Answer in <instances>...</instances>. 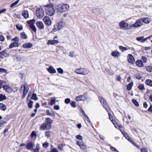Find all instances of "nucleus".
I'll return each instance as SVG.
<instances>
[{
  "label": "nucleus",
  "instance_id": "nucleus-1",
  "mask_svg": "<svg viewBox=\"0 0 152 152\" xmlns=\"http://www.w3.org/2000/svg\"><path fill=\"white\" fill-rule=\"evenodd\" d=\"M45 7H47L46 9L47 15L50 16L53 15L55 12V10L53 9V4H49L45 6Z\"/></svg>",
  "mask_w": 152,
  "mask_h": 152
},
{
  "label": "nucleus",
  "instance_id": "nucleus-2",
  "mask_svg": "<svg viewBox=\"0 0 152 152\" xmlns=\"http://www.w3.org/2000/svg\"><path fill=\"white\" fill-rule=\"evenodd\" d=\"M69 7V5L67 4H64L58 6L56 9L58 12H62L67 11Z\"/></svg>",
  "mask_w": 152,
  "mask_h": 152
},
{
  "label": "nucleus",
  "instance_id": "nucleus-3",
  "mask_svg": "<svg viewBox=\"0 0 152 152\" xmlns=\"http://www.w3.org/2000/svg\"><path fill=\"white\" fill-rule=\"evenodd\" d=\"M89 71V70L85 68H78L75 70V72L77 74L83 75L88 74Z\"/></svg>",
  "mask_w": 152,
  "mask_h": 152
},
{
  "label": "nucleus",
  "instance_id": "nucleus-4",
  "mask_svg": "<svg viewBox=\"0 0 152 152\" xmlns=\"http://www.w3.org/2000/svg\"><path fill=\"white\" fill-rule=\"evenodd\" d=\"M36 14L37 18H41L44 15V10L42 8H37L36 10Z\"/></svg>",
  "mask_w": 152,
  "mask_h": 152
},
{
  "label": "nucleus",
  "instance_id": "nucleus-5",
  "mask_svg": "<svg viewBox=\"0 0 152 152\" xmlns=\"http://www.w3.org/2000/svg\"><path fill=\"white\" fill-rule=\"evenodd\" d=\"M22 15H17L15 14V18H21L22 16H23L25 19H27L29 16L27 10H23L22 12Z\"/></svg>",
  "mask_w": 152,
  "mask_h": 152
},
{
  "label": "nucleus",
  "instance_id": "nucleus-6",
  "mask_svg": "<svg viewBox=\"0 0 152 152\" xmlns=\"http://www.w3.org/2000/svg\"><path fill=\"white\" fill-rule=\"evenodd\" d=\"M99 99L101 104L102 105L103 107L107 112H108L109 108L107 104L106 101L105 100L102 96H99Z\"/></svg>",
  "mask_w": 152,
  "mask_h": 152
},
{
  "label": "nucleus",
  "instance_id": "nucleus-7",
  "mask_svg": "<svg viewBox=\"0 0 152 152\" xmlns=\"http://www.w3.org/2000/svg\"><path fill=\"white\" fill-rule=\"evenodd\" d=\"M23 87H24V89L22 98L23 99H24L28 91L29 90V88L27 87V86H26V84H25L24 86L23 85H21L20 87V89L21 91L22 90V88Z\"/></svg>",
  "mask_w": 152,
  "mask_h": 152
},
{
  "label": "nucleus",
  "instance_id": "nucleus-8",
  "mask_svg": "<svg viewBox=\"0 0 152 152\" xmlns=\"http://www.w3.org/2000/svg\"><path fill=\"white\" fill-rule=\"evenodd\" d=\"M119 25L120 28L124 30H128L130 29V28H129L128 27V24L125 23L124 21L122 20L119 23Z\"/></svg>",
  "mask_w": 152,
  "mask_h": 152
},
{
  "label": "nucleus",
  "instance_id": "nucleus-9",
  "mask_svg": "<svg viewBox=\"0 0 152 152\" xmlns=\"http://www.w3.org/2000/svg\"><path fill=\"white\" fill-rule=\"evenodd\" d=\"M40 129L42 130H48L51 128V125L44 123L42 124L40 126Z\"/></svg>",
  "mask_w": 152,
  "mask_h": 152
},
{
  "label": "nucleus",
  "instance_id": "nucleus-10",
  "mask_svg": "<svg viewBox=\"0 0 152 152\" xmlns=\"http://www.w3.org/2000/svg\"><path fill=\"white\" fill-rule=\"evenodd\" d=\"M9 54L7 53V51L6 49H4L2 51L0 52V58H4L8 57L9 56Z\"/></svg>",
  "mask_w": 152,
  "mask_h": 152
},
{
  "label": "nucleus",
  "instance_id": "nucleus-11",
  "mask_svg": "<svg viewBox=\"0 0 152 152\" xmlns=\"http://www.w3.org/2000/svg\"><path fill=\"white\" fill-rule=\"evenodd\" d=\"M36 25L38 28L39 29H42L44 28V25L41 21H37L36 22Z\"/></svg>",
  "mask_w": 152,
  "mask_h": 152
},
{
  "label": "nucleus",
  "instance_id": "nucleus-12",
  "mask_svg": "<svg viewBox=\"0 0 152 152\" xmlns=\"http://www.w3.org/2000/svg\"><path fill=\"white\" fill-rule=\"evenodd\" d=\"M3 87L4 90L8 93H11L12 91V89L9 86L7 85H4Z\"/></svg>",
  "mask_w": 152,
  "mask_h": 152
},
{
  "label": "nucleus",
  "instance_id": "nucleus-13",
  "mask_svg": "<svg viewBox=\"0 0 152 152\" xmlns=\"http://www.w3.org/2000/svg\"><path fill=\"white\" fill-rule=\"evenodd\" d=\"M46 113L47 115L51 116L52 117H54L55 116V112L52 109H51L50 111L49 109L47 110Z\"/></svg>",
  "mask_w": 152,
  "mask_h": 152
},
{
  "label": "nucleus",
  "instance_id": "nucleus-14",
  "mask_svg": "<svg viewBox=\"0 0 152 152\" xmlns=\"http://www.w3.org/2000/svg\"><path fill=\"white\" fill-rule=\"evenodd\" d=\"M34 145V143L32 142H30L28 143L26 145V148L28 150H30L32 151L33 149L32 148Z\"/></svg>",
  "mask_w": 152,
  "mask_h": 152
},
{
  "label": "nucleus",
  "instance_id": "nucleus-15",
  "mask_svg": "<svg viewBox=\"0 0 152 152\" xmlns=\"http://www.w3.org/2000/svg\"><path fill=\"white\" fill-rule=\"evenodd\" d=\"M127 57L128 58V61L129 62L132 63L135 60L134 57L132 54H129Z\"/></svg>",
  "mask_w": 152,
  "mask_h": 152
},
{
  "label": "nucleus",
  "instance_id": "nucleus-16",
  "mask_svg": "<svg viewBox=\"0 0 152 152\" xmlns=\"http://www.w3.org/2000/svg\"><path fill=\"white\" fill-rule=\"evenodd\" d=\"M48 71L51 74H54L56 72V70L51 66H50L47 69Z\"/></svg>",
  "mask_w": 152,
  "mask_h": 152
},
{
  "label": "nucleus",
  "instance_id": "nucleus-17",
  "mask_svg": "<svg viewBox=\"0 0 152 152\" xmlns=\"http://www.w3.org/2000/svg\"><path fill=\"white\" fill-rule=\"evenodd\" d=\"M33 46L32 43H27L24 44L22 45L23 48H31Z\"/></svg>",
  "mask_w": 152,
  "mask_h": 152
},
{
  "label": "nucleus",
  "instance_id": "nucleus-18",
  "mask_svg": "<svg viewBox=\"0 0 152 152\" xmlns=\"http://www.w3.org/2000/svg\"><path fill=\"white\" fill-rule=\"evenodd\" d=\"M18 42H13L9 45V48H11L14 47H17L19 46V45Z\"/></svg>",
  "mask_w": 152,
  "mask_h": 152
},
{
  "label": "nucleus",
  "instance_id": "nucleus-19",
  "mask_svg": "<svg viewBox=\"0 0 152 152\" xmlns=\"http://www.w3.org/2000/svg\"><path fill=\"white\" fill-rule=\"evenodd\" d=\"M59 42V41L56 40H48V42L47 43L48 45H54L56 44H57Z\"/></svg>",
  "mask_w": 152,
  "mask_h": 152
},
{
  "label": "nucleus",
  "instance_id": "nucleus-20",
  "mask_svg": "<svg viewBox=\"0 0 152 152\" xmlns=\"http://www.w3.org/2000/svg\"><path fill=\"white\" fill-rule=\"evenodd\" d=\"M136 65L140 67H143L144 64L140 60L137 61L136 62Z\"/></svg>",
  "mask_w": 152,
  "mask_h": 152
},
{
  "label": "nucleus",
  "instance_id": "nucleus-21",
  "mask_svg": "<svg viewBox=\"0 0 152 152\" xmlns=\"http://www.w3.org/2000/svg\"><path fill=\"white\" fill-rule=\"evenodd\" d=\"M136 40L138 41H140L141 42H144L146 40V39L144 38V36H142L137 37Z\"/></svg>",
  "mask_w": 152,
  "mask_h": 152
},
{
  "label": "nucleus",
  "instance_id": "nucleus-22",
  "mask_svg": "<svg viewBox=\"0 0 152 152\" xmlns=\"http://www.w3.org/2000/svg\"><path fill=\"white\" fill-rule=\"evenodd\" d=\"M57 24L61 29L65 26V23L64 21L61 20Z\"/></svg>",
  "mask_w": 152,
  "mask_h": 152
},
{
  "label": "nucleus",
  "instance_id": "nucleus-23",
  "mask_svg": "<svg viewBox=\"0 0 152 152\" xmlns=\"http://www.w3.org/2000/svg\"><path fill=\"white\" fill-rule=\"evenodd\" d=\"M134 24H136L137 27H140L142 25V23L141 22V20H137Z\"/></svg>",
  "mask_w": 152,
  "mask_h": 152
},
{
  "label": "nucleus",
  "instance_id": "nucleus-24",
  "mask_svg": "<svg viewBox=\"0 0 152 152\" xmlns=\"http://www.w3.org/2000/svg\"><path fill=\"white\" fill-rule=\"evenodd\" d=\"M45 121L48 124L51 125V124L53 122V120L50 118H45Z\"/></svg>",
  "mask_w": 152,
  "mask_h": 152
},
{
  "label": "nucleus",
  "instance_id": "nucleus-25",
  "mask_svg": "<svg viewBox=\"0 0 152 152\" xmlns=\"http://www.w3.org/2000/svg\"><path fill=\"white\" fill-rule=\"evenodd\" d=\"M145 84L148 86L152 87V80L148 79L145 80Z\"/></svg>",
  "mask_w": 152,
  "mask_h": 152
},
{
  "label": "nucleus",
  "instance_id": "nucleus-26",
  "mask_svg": "<svg viewBox=\"0 0 152 152\" xmlns=\"http://www.w3.org/2000/svg\"><path fill=\"white\" fill-rule=\"evenodd\" d=\"M60 29V28L59 27L58 24H57L54 26V27L52 30V31L53 32H56V31L59 30Z\"/></svg>",
  "mask_w": 152,
  "mask_h": 152
},
{
  "label": "nucleus",
  "instance_id": "nucleus-27",
  "mask_svg": "<svg viewBox=\"0 0 152 152\" xmlns=\"http://www.w3.org/2000/svg\"><path fill=\"white\" fill-rule=\"evenodd\" d=\"M40 149V147L39 145L37 144L36 145V148L35 149H33V152H39V151Z\"/></svg>",
  "mask_w": 152,
  "mask_h": 152
},
{
  "label": "nucleus",
  "instance_id": "nucleus-28",
  "mask_svg": "<svg viewBox=\"0 0 152 152\" xmlns=\"http://www.w3.org/2000/svg\"><path fill=\"white\" fill-rule=\"evenodd\" d=\"M0 109L4 111H5L7 109V107L5 105L2 103H0Z\"/></svg>",
  "mask_w": 152,
  "mask_h": 152
},
{
  "label": "nucleus",
  "instance_id": "nucleus-29",
  "mask_svg": "<svg viewBox=\"0 0 152 152\" xmlns=\"http://www.w3.org/2000/svg\"><path fill=\"white\" fill-rule=\"evenodd\" d=\"M45 23L47 25L50 26L52 23L51 20H43Z\"/></svg>",
  "mask_w": 152,
  "mask_h": 152
},
{
  "label": "nucleus",
  "instance_id": "nucleus-30",
  "mask_svg": "<svg viewBox=\"0 0 152 152\" xmlns=\"http://www.w3.org/2000/svg\"><path fill=\"white\" fill-rule=\"evenodd\" d=\"M76 101H79L81 100H84L82 95H79L77 96L75 99Z\"/></svg>",
  "mask_w": 152,
  "mask_h": 152
},
{
  "label": "nucleus",
  "instance_id": "nucleus-31",
  "mask_svg": "<svg viewBox=\"0 0 152 152\" xmlns=\"http://www.w3.org/2000/svg\"><path fill=\"white\" fill-rule=\"evenodd\" d=\"M133 83L132 82H131L129 83L127 86V89L128 90L131 89L132 87L133 86Z\"/></svg>",
  "mask_w": 152,
  "mask_h": 152
},
{
  "label": "nucleus",
  "instance_id": "nucleus-32",
  "mask_svg": "<svg viewBox=\"0 0 152 152\" xmlns=\"http://www.w3.org/2000/svg\"><path fill=\"white\" fill-rule=\"evenodd\" d=\"M30 28L31 30L35 32H36L37 31V28L36 26L33 24H31L30 26Z\"/></svg>",
  "mask_w": 152,
  "mask_h": 152
},
{
  "label": "nucleus",
  "instance_id": "nucleus-33",
  "mask_svg": "<svg viewBox=\"0 0 152 152\" xmlns=\"http://www.w3.org/2000/svg\"><path fill=\"white\" fill-rule=\"evenodd\" d=\"M119 53L118 52H113L111 53V55L113 57H117L119 55Z\"/></svg>",
  "mask_w": 152,
  "mask_h": 152
},
{
  "label": "nucleus",
  "instance_id": "nucleus-34",
  "mask_svg": "<svg viewBox=\"0 0 152 152\" xmlns=\"http://www.w3.org/2000/svg\"><path fill=\"white\" fill-rule=\"evenodd\" d=\"M93 12L96 14H99L100 13V10L99 8H95L92 10Z\"/></svg>",
  "mask_w": 152,
  "mask_h": 152
},
{
  "label": "nucleus",
  "instance_id": "nucleus-35",
  "mask_svg": "<svg viewBox=\"0 0 152 152\" xmlns=\"http://www.w3.org/2000/svg\"><path fill=\"white\" fill-rule=\"evenodd\" d=\"M80 148L81 149H82L83 150H85L87 148V147L86 145H85L84 142H83L81 145L80 146Z\"/></svg>",
  "mask_w": 152,
  "mask_h": 152
},
{
  "label": "nucleus",
  "instance_id": "nucleus-36",
  "mask_svg": "<svg viewBox=\"0 0 152 152\" xmlns=\"http://www.w3.org/2000/svg\"><path fill=\"white\" fill-rule=\"evenodd\" d=\"M31 99L34 100H37L38 99V98L37 96V95L35 93H33L31 97Z\"/></svg>",
  "mask_w": 152,
  "mask_h": 152
},
{
  "label": "nucleus",
  "instance_id": "nucleus-37",
  "mask_svg": "<svg viewBox=\"0 0 152 152\" xmlns=\"http://www.w3.org/2000/svg\"><path fill=\"white\" fill-rule=\"evenodd\" d=\"M21 37L23 39H26L27 38V37L24 32H23L21 34Z\"/></svg>",
  "mask_w": 152,
  "mask_h": 152
},
{
  "label": "nucleus",
  "instance_id": "nucleus-38",
  "mask_svg": "<svg viewBox=\"0 0 152 152\" xmlns=\"http://www.w3.org/2000/svg\"><path fill=\"white\" fill-rule=\"evenodd\" d=\"M7 98L6 96L2 94H0V101L6 99Z\"/></svg>",
  "mask_w": 152,
  "mask_h": 152
},
{
  "label": "nucleus",
  "instance_id": "nucleus-39",
  "mask_svg": "<svg viewBox=\"0 0 152 152\" xmlns=\"http://www.w3.org/2000/svg\"><path fill=\"white\" fill-rule=\"evenodd\" d=\"M16 26L17 29L19 30H21L23 29V26L20 24H17L16 25Z\"/></svg>",
  "mask_w": 152,
  "mask_h": 152
},
{
  "label": "nucleus",
  "instance_id": "nucleus-40",
  "mask_svg": "<svg viewBox=\"0 0 152 152\" xmlns=\"http://www.w3.org/2000/svg\"><path fill=\"white\" fill-rule=\"evenodd\" d=\"M33 102L32 101L30 100L28 104V107L30 108H31L33 107Z\"/></svg>",
  "mask_w": 152,
  "mask_h": 152
},
{
  "label": "nucleus",
  "instance_id": "nucleus-41",
  "mask_svg": "<svg viewBox=\"0 0 152 152\" xmlns=\"http://www.w3.org/2000/svg\"><path fill=\"white\" fill-rule=\"evenodd\" d=\"M146 69L147 71L150 72H152V66H149L146 67Z\"/></svg>",
  "mask_w": 152,
  "mask_h": 152
},
{
  "label": "nucleus",
  "instance_id": "nucleus-42",
  "mask_svg": "<svg viewBox=\"0 0 152 152\" xmlns=\"http://www.w3.org/2000/svg\"><path fill=\"white\" fill-rule=\"evenodd\" d=\"M56 102L55 99H52L50 102L48 103V104L50 105H53Z\"/></svg>",
  "mask_w": 152,
  "mask_h": 152
},
{
  "label": "nucleus",
  "instance_id": "nucleus-43",
  "mask_svg": "<svg viewBox=\"0 0 152 152\" xmlns=\"http://www.w3.org/2000/svg\"><path fill=\"white\" fill-rule=\"evenodd\" d=\"M138 88L141 90H144L145 89L144 86L142 84L139 85L138 86Z\"/></svg>",
  "mask_w": 152,
  "mask_h": 152
},
{
  "label": "nucleus",
  "instance_id": "nucleus-44",
  "mask_svg": "<svg viewBox=\"0 0 152 152\" xmlns=\"http://www.w3.org/2000/svg\"><path fill=\"white\" fill-rule=\"evenodd\" d=\"M132 102L136 106L138 107L139 106V104L138 102L135 99H133L132 100Z\"/></svg>",
  "mask_w": 152,
  "mask_h": 152
},
{
  "label": "nucleus",
  "instance_id": "nucleus-45",
  "mask_svg": "<svg viewBox=\"0 0 152 152\" xmlns=\"http://www.w3.org/2000/svg\"><path fill=\"white\" fill-rule=\"evenodd\" d=\"M51 132L50 131H46L45 132V136L47 137H50V134Z\"/></svg>",
  "mask_w": 152,
  "mask_h": 152
},
{
  "label": "nucleus",
  "instance_id": "nucleus-46",
  "mask_svg": "<svg viewBox=\"0 0 152 152\" xmlns=\"http://www.w3.org/2000/svg\"><path fill=\"white\" fill-rule=\"evenodd\" d=\"M58 72L60 74H63L64 72L63 70L61 68H58L57 69Z\"/></svg>",
  "mask_w": 152,
  "mask_h": 152
},
{
  "label": "nucleus",
  "instance_id": "nucleus-47",
  "mask_svg": "<svg viewBox=\"0 0 152 152\" xmlns=\"http://www.w3.org/2000/svg\"><path fill=\"white\" fill-rule=\"evenodd\" d=\"M49 144L47 142H45L42 145L43 147L45 148H46L49 147Z\"/></svg>",
  "mask_w": 152,
  "mask_h": 152
},
{
  "label": "nucleus",
  "instance_id": "nucleus-48",
  "mask_svg": "<svg viewBox=\"0 0 152 152\" xmlns=\"http://www.w3.org/2000/svg\"><path fill=\"white\" fill-rule=\"evenodd\" d=\"M35 22V20H29L27 21V22L28 24L31 25V24H33V23Z\"/></svg>",
  "mask_w": 152,
  "mask_h": 152
},
{
  "label": "nucleus",
  "instance_id": "nucleus-49",
  "mask_svg": "<svg viewBox=\"0 0 152 152\" xmlns=\"http://www.w3.org/2000/svg\"><path fill=\"white\" fill-rule=\"evenodd\" d=\"M119 49L123 52L127 50L126 48L121 46L119 47Z\"/></svg>",
  "mask_w": 152,
  "mask_h": 152
},
{
  "label": "nucleus",
  "instance_id": "nucleus-50",
  "mask_svg": "<svg viewBox=\"0 0 152 152\" xmlns=\"http://www.w3.org/2000/svg\"><path fill=\"white\" fill-rule=\"evenodd\" d=\"M141 22H143L145 23H149L151 21V20H141Z\"/></svg>",
  "mask_w": 152,
  "mask_h": 152
},
{
  "label": "nucleus",
  "instance_id": "nucleus-51",
  "mask_svg": "<svg viewBox=\"0 0 152 152\" xmlns=\"http://www.w3.org/2000/svg\"><path fill=\"white\" fill-rule=\"evenodd\" d=\"M135 77L137 79L140 80L142 78V76L140 74L137 73L135 75Z\"/></svg>",
  "mask_w": 152,
  "mask_h": 152
},
{
  "label": "nucleus",
  "instance_id": "nucleus-52",
  "mask_svg": "<svg viewBox=\"0 0 152 152\" xmlns=\"http://www.w3.org/2000/svg\"><path fill=\"white\" fill-rule=\"evenodd\" d=\"M108 115H109V119H110V120L112 121V122H113V124L114 125H115V126L116 127L115 125V124L113 122V117L112 116V115L109 113H108Z\"/></svg>",
  "mask_w": 152,
  "mask_h": 152
},
{
  "label": "nucleus",
  "instance_id": "nucleus-53",
  "mask_svg": "<svg viewBox=\"0 0 152 152\" xmlns=\"http://www.w3.org/2000/svg\"><path fill=\"white\" fill-rule=\"evenodd\" d=\"M12 40L13 41H15V42H19V39L18 37H16L15 38L12 39Z\"/></svg>",
  "mask_w": 152,
  "mask_h": 152
},
{
  "label": "nucleus",
  "instance_id": "nucleus-54",
  "mask_svg": "<svg viewBox=\"0 0 152 152\" xmlns=\"http://www.w3.org/2000/svg\"><path fill=\"white\" fill-rule=\"evenodd\" d=\"M128 27L129 28H130V29L134 27V28H137V26L136 25V24H130L129 26L128 25Z\"/></svg>",
  "mask_w": 152,
  "mask_h": 152
},
{
  "label": "nucleus",
  "instance_id": "nucleus-55",
  "mask_svg": "<svg viewBox=\"0 0 152 152\" xmlns=\"http://www.w3.org/2000/svg\"><path fill=\"white\" fill-rule=\"evenodd\" d=\"M142 59L143 61V62L145 63L147 60V58L145 56H142Z\"/></svg>",
  "mask_w": 152,
  "mask_h": 152
},
{
  "label": "nucleus",
  "instance_id": "nucleus-56",
  "mask_svg": "<svg viewBox=\"0 0 152 152\" xmlns=\"http://www.w3.org/2000/svg\"><path fill=\"white\" fill-rule=\"evenodd\" d=\"M70 99L69 98H68L65 99L64 102L66 104H68L70 103Z\"/></svg>",
  "mask_w": 152,
  "mask_h": 152
},
{
  "label": "nucleus",
  "instance_id": "nucleus-57",
  "mask_svg": "<svg viewBox=\"0 0 152 152\" xmlns=\"http://www.w3.org/2000/svg\"><path fill=\"white\" fill-rule=\"evenodd\" d=\"M31 136L32 137H33L34 136L36 137L37 136V133L35 131H33L31 134Z\"/></svg>",
  "mask_w": 152,
  "mask_h": 152
},
{
  "label": "nucleus",
  "instance_id": "nucleus-58",
  "mask_svg": "<svg viewBox=\"0 0 152 152\" xmlns=\"http://www.w3.org/2000/svg\"><path fill=\"white\" fill-rule=\"evenodd\" d=\"M71 106L73 107H76V103L74 101H72L71 103Z\"/></svg>",
  "mask_w": 152,
  "mask_h": 152
},
{
  "label": "nucleus",
  "instance_id": "nucleus-59",
  "mask_svg": "<svg viewBox=\"0 0 152 152\" xmlns=\"http://www.w3.org/2000/svg\"><path fill=\"white\" fill-rule=\"evenodd\" d=\"M123 135H124V136L126 138V139H130V137L128 136V135L127 134L125 133H122Z\"/></svg>",
  "mask_w": 152,
  "mask_h": 152
},
{
  "label": "nucleus",
  "instance_id": "nucleus-60",
  "mask_svg": "<svg viewBox=\"0 0 152 152\" xmlns=\"http://www.w3.org/2000/svg\"><path fill=\"white\" fill-rule=\"evenodd\" d=\"M141 152H148V149L146 148H142L141 149Z\"/></svg>",
  "mask_w": 152,
  "mask_h": 152
},
{
  "label": "nucleus",
  "instance_id": "nucleus-61",
  "mask_svg": "<svg viewBox=\"0 0 152 152\" xmlns=\"http://www.w3.org/2000/svg\"><path fill=\"white\" fill-rule=\"evenodd\" d=\"M7 70L4 69L0 68V73L1 72H6Z\"/></svg>",
  "mask_w": 152,
  "mask_h": 152
},
{
  "label": "nucleus",
  "instance_id": "nucleus-62",
  "mask_svg": "<svg viewBox=\"0 0 152 152\" xmlns=\"http://www.w3.org/2000/svg\"><path fill=\"white\" fill-rule=\"evenodd\" d=\"M58 149L60 151H61L62 150V149L63 148V145L62 144H60L58 145Z\"/></svg>",
  "mask_w": 152,
  "mask_h": 152
},
{
  "label": "nucleus",
  "instance_id": "nucleus-63",
  "mask_svg": "<svg viewBox=\"0 0 152 152\" xmlns=\"http://www.w3.org/2000/svg\"><path fill=\"white\" fill-rule=\"evenodd\" d=\"M4 83V81L2 80H0V89L2 88L3 84Z\"/></svg>",
  "mask_w": 152,
  "mask_h": 152
},
{
  "label": "nucleus",
  "instance_id": "nucleus-64",
  "mask_svg": "<svg viewBox=\"0 0 152 152\" xmlns=\"http://www.w3.org/2000/svg\"><path fill=\"white\" fill-rule=\"evenodd\" d=\"M51 152H58V151L56 148H54L51 150Z\"/></svg>",
  "mask_w": 152,
  "mask_h": 152
}]
</instances>
